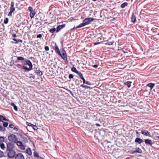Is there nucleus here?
<instances>
[{"mask_svg":"<svg viewBox=\"0 0 159 159\" xmlns=\"http://www.w3.org/2000/svg\"><path fill=\"white\" fill-rule=\"evenodd\" d=\"M94 20V19L92 18H86L83 20V23L80 24L78 26L76 27L75 28L77 29L83 27L87 25L90 24Z\"/></svg>","mask_w":159,"mask_h":159,"instance_id":"nucleus-1","label":"nucleus"},{"mask_svg":"<svg viewBox=\"0 0 159 159\" xmlns=\"http://www.w3.org/2000/svg\"><path fill=\"white\" fill-rule=\"evenodd\" d=\"M56 53L64 60L67 61V55L65 50H55Z\"/></svg>","mask_w":159,"mask_h":159,"instance_id":"nucleus-2","label":"nucleus"},{"mask_svg":"<svg viewBox=\"0 0 159 159\" xmlns=\"http://www.w3.org/2000/svg\"><path fill=\"white\" fill-rule=\"evenodd\" d=\"M18 141V138L14 134H11V142L13 143H16Z\"/></svg>","mask_w":159,"mask_h":159,"instance_id":"nucleus-3","label":"nucleus"},{"mask_svg":"<svg viewBox=\"0 0 159 159\" xmlns=\"http://www.w3.org/2000/svg\"><path fill=\"white\" fill-rule=\"evenodd\" d=\"M16 143V144L19 148L22 150L25 149V147L24 145L22 142L17 141Z\"/></svg>","mask_w":159,"mask_h":159,"instance_id":"nucleus-4","label":"nucleus"},{"mask_svg":"<svg viewBox=\"0 0 159 159\" xmlns=\"http://www.w3.org/2000/svg\"><path fill=\"white\" fill-rule=\"evenodd\" d=\"M20 138L22 140L23 142L25 143H28L29 142V140L30 141V138L27 136L26 137L24 136L21 134H20Z\"/></svg>","mask_w":159,"mask_h":159,"instance_id":"nucleus-5","label":"nucleus"},{"mask_svg":"<svg viewBox=\"0 0 159 159\" xmlns=\"http://www.w3.org/2000/svg\"><path fill=\"white\" fill-rule=\"evenodd\" d=\"M34 70V72L37 75L41 76L42 75L43 73L42 72L39 70V68H38L37 67L36 68L32 69Z\"/></svg>","mask_w":159,"mask_h":159,"instance_id":"nucleus-6","label":"nucleus"},{"mask_svg":"<svg viewBox=\"0 0 159 159\" xmlns=\"http://www.w3.org/2000/svg\"><path fill=\"white\" fill-rule=\"evenodd\" d=\"M22 64L24 65H28L29 67L32 68L33 65L31 61L28 60H26L22 62Z\"/></svg>","mask_w":159,"mask_h":159,"instance_id":"nucleus-7","label":"nucleus"},{"mask_svg":"<svg viewBox=\"0 0 159 159\" xmlns=\"http://www.w3.org/2000/svg\"><path fill=\"white\" fill-rule=\"evenodd\" d=\"M141 133L145 136H148L149 137H151V135L149 134L148 131L147 130H142Z\"/></svg>","mask_w":159,"mask_h":159,"instance_id":"nucleus-8","label":"nucleus"},{"mask_svg":"<svg viewBox=\"0 0 159 159\" xmlns=\"http://www.w3.org/2000/svg\"><path fill=\"white\" fill-rule=\"evenodd\" d=\"M66 25L65 24H63L62 25H59L57 26V30L56 31V32L57 33L58 32L60 31L61 30L64 28L65 27Z\"/></svg>","mask_w":159,"mask_h":159,"instance_id":"nucleus-9","label":"nucleus"},{"mask_svg":"<svg viewBox=\"0 0 159 159\" xmlns=\"http://www.w3.org/2000/svg\"><path fill=\"white\" fill-rule=\"evenodd\" d=\"M51 45L52 48L54 50H59L58 47L56 43L54 42H52L51 43Z\"/></svg>","mask_w":159,"mask_h":159,"instance_id":"nucleus-10","label":"nucleus"},{"mask_svg":"<svg viewBox=\"0 0 159 159\" xmlns=\"http://www.w3.org/2000/svg\"><path fill=\"white\" fill-rule=\"evenodd\" d=\"M15 159H25L24 157L21 153L17 154L15 157Z\"/></svg>","mask_w":159,"mask_h":159,"instance_id":"nucleus-11","label":"nucleus"},{"mask_svg":"<svg viewBox=\"0 0 159 159\" xmlns=\"http://www.w3.org/2000/svg\"><path fill=\"white\" fill-rule=\"evenodd\" d=\"M144 142L147 145H149L150 146L152 147V143L151 140L149 139H145L144 140Z\"/></svg>","mask_w":159,"mask_h":159,"instance_id":"nucleus-12","label":"nucleus"},{"mask_svg":"<svg viewBox=\"0 0 159 159\" xmlns=\"http://www.w3.org/2000/svg\"><path fill=\"white\" fill-rule=\"evenodd\" d=\"M13 41H11L12 43H22L23 41L19 39L16 38H13L12 39Z\"/></svg>","mask_w":159,"mask_h":159,"instance_id":"nucleus-13","label":"nucleus"},{"mask_svg":"<svg viewBox=\"0 0 159 159\" xmlns=\"http://www.w3.org/2000/svg\"><path fill=\"white\" fill-rule=\"evenodd\" d=\"M134 141L139 144H140L143 142V140L142 139L139 137H137L135 139Z\"/></svg>","mask_w":159,"mask_h":159,"instance_id":"nucleus-14","label":"nucleus"},{"mask_svg":"<svg viewBox=\"0 0 159 159\" xmlns=\"http://www.w3.org/2000/svg\"><path fill=\"white\" fill-rule=\"evenodd\" d=\"M14 2H11V15L15 10V7H14Z\"/></svg>","mask_w":159,"mask_h":159,"instance_id":"nucleus-15","label":"nucleus"},{"mask_svg":"<svg viewBox=\"0 0 159 159\" xmlns=\"http://www.w3.org/2000/svg\"><path fill=\"white\" fill-rule=\"evenodd\" d=\"M128 51H125V50H121L125 54V56L126 57H129L131 56V53L130 50H128Z\"/></svg>","mask_w":159,"mask_h":159,"instance_id":"nucleus-16","label":"nucleus"},{"mask_svg":"<svg viewBox=\"0 0 159 159\" xmlns=\"http://www.w3.org/2000/svg\"><path fill=\"white\" fill-rule=\"evenodd\" d=\"M131 21L133 22V23H135L136 21V16L134 15V13H132V16L131 18Z\"/></svg>","mask_w":159,"mask_h":159,"instance_id":"nucleus-17","label":"nucleus"},{"mask_svg":"<svg viewBox=\"0 0 159 159\" xmlns=\"http://www.w3.org/2000/svg\"><path fill=\"white\" fill-rule=\"evenodd\" d=\"M22 69H24L25 70V71H29L30 70H31L32 69V67H29V68L27 67L23 66V67L22 68Z\"/></svg>","mask_w":159,"mask_h":159,"instance_id":"nucleus-18","label":"nucleus"},{"mask_svg":"<svg viewBox=\"0 0 159 159\" xmlns=\"http://www.w3.org/2000/svg\"><path fill=\"white\" fill-rule=\"evenodd\" d=\"M7 150L9 151L8 153L7 156L10 158V143H8L7 145Z\"/></svg>","mask_w":159,"mask_h":159,"instance_id":"nucleus-19","label":"nucleus"},{"mask_svg":"<svg viewBox=\"0 0 159 159\" xmlns=\"http://www.w3.org/2000/svg\"><path fill=\"white\" fill-rule=\"evenodd\" d=\"M11 106H12L15 111H17L18 110L17 107L15 105L14 103L13 102H11Z\"/></svg>","mask_w":159,"mask_h":159,"instance_id":"nucleus-20","label":"nucleus"},{"mask_svg":"<svg viewBox=\"0 0 159 159\" xmlns=\"http://www.w3.org/2000/svg\"><path fill=\"white\" fill-rule=\"evenodd\" d=\"M16 155V152L14 150L11 149V158L14 157Z\"/></svg>","mask_w":159,"mask_h":159,"instance_id":"nucleus-21","label":"nucleus"},{"mask_svg":"<svg viewBox=\"0 0 159 159\" xmlns=\"http://www.w3.org/2000/svg\"><path fill=\"white\" fill-rule=\"evenodd\" d=\"M108 44L109 45H111L114 43L113 41L111 38H109L107 40Z\"/></svg>","mask_w":159,"mask_h":159,"instance_id":"nucleus-22","label":"nucleus"},{"mask_svg":"<svg viewBox=\"0 0 159 159\" xmlns=\"http://www.w3.org/2000/svg\"><path fill=\"white\" fill-rule=\"evenodd\" d=\"M154 85L155 84L154 83H149L147 85V86L150 87V90H152V89L153 88Z\"/></svg>","mask_w":159,"mask_h":159,"instance_id":"nucleus-23","label":"nucleus"},{"mask_svg":"<svg viewBox=\"0 0 159 159\" xmlns=\"http://www.w3.org/2000/svg\"><path fill=\"white\" fill-rule=\"evenodd\" d=\"M26 152L29 155H31L32 154V151L30 148H28L26 150Z\"/></svg>","mask_w":159,"mask_h":159,"instance_id":"nucleus-24","label":"nucleus"},{"mask_svg":"<svg viewBox=\"0 0 159 159\" xmlns=\"http://www.w3.org/2000/svg\"><path fill=\"white\" fill-rule=\"evenodd\" d=\"M131 82L130 81H127L125 82L124 84L125 85H127L128 88H130L131 86Z\"/></svg>","mask_w":159,"mask_h":159,"instance_id":"nucleus-25","label":"nucleus"},{"mask_svg":"<svg viewBox=\"0 0 159 159\" xmlns=\"http://www.w3.org/2000/svg\"><path fill=\"white\" fill-rule=\"evenodd\" d=\"M17 58V59L18 60H20V61H24L25 59V58L22 57H12V59H13L14 58Z\"/></svg>","mask_w":159,"mask_h":159,"instance_id":"nucleus-26","label":"nucleus"},{"mask_svg":"<svg viewBox=\"0 0 159 159\" xmlns=\"http://www.w3.org/2000/svg\"><path fill=\"white\" fill-rule=\"evenodd\" d=\"M136 153H141L142 151L139 148H136L135 150Z\"/></svg>","mask_w":159,"mask_h":159,"instance_id":"nucleus-27","label":"nucleus"},{"mask_svg":"<svg viewBox=\"0 0 159 159\" xmlns=\"http://www.w3.org/2000/svg\"><path fill=\"white\" fill-rule=\"evenodd\" d=\"M19 128L17 126H16L14 128L13 130H11V132L14 134H16V132H14L13 130H14L16 132L18 130Z\"/></svg>","mask_w":159,"mask_h":159,"instance_id":"nucleus-28","label":"nucleus"},{"mask_svg":"<svg viewBox=\"0 0 159 159\" xmlns=\"http://www.w3.org/2000/svg\"><path fill=\"white\" fill-rule=\"evenodd\" d=\"M82 80L83 81V83L84 84H85L89 85H92V84L90 82L86 81L84 78V80Z\"/></svg>","mask_w":159,"mask_h":159,"instance_id":"nucleus-29","label":"nucleus"},{"mask_svg":"<svg viewBox=\"0 0 159 159\" xmlns=\"http://www.w3.org/2000/svg\"><path fill=\"white\" fill-rule=\"evenodd\" d=\"M7 120L6 118L2 115H0V121L3 122L4 121H7Z\"/></svg>","mask_w":159,"mask_h":159,"instance_id":"nucleus-30","label":"nucleus"},{"mask_svg":"<svg viewBox=\"0 0 159 159\" xmlns=\"http://www.w3.org/2000/svg\"><path fill=\"white\" fill-rule=\"evenodd\" d=\"M35 12L34 11L30 12V16L31 18H32L34 17L35 14Z\"/></svg>","mask_w":159,"mask_h":159,"instance_id":"nucleus-31","label":"nucleus"},{"mask_svg":"<svg viewBox=\"0 0 159 159\" xmlns=\"http://www.w3.org/2000/svg\"><path fill=\"white\" fill-rule=\"evenodd\" d=\"M79 75L80 78L82 80H84V77L83 76V74L81 72L78 71L77 73Z\"/></svg>","mask_w":159,"mask_h":159,"instance_id":"nucleus-32","label":"nucleus"},{"mask_svg":"<svg viewBox=\"0 0 159 159\" xmlns=\"http://www.w3.org/2000/svg\"><path fill=\"white\" fill-rule=\"evenodd\" d=\"M71 70L73 72H75L76 73H77L79 71L77 70L76 68L74 66H73L71 68Z\"/></svg>","mask_w":159,"mask_h":159,"instance_id":"nucleus-33","label":"nucleus"},{"mask_svg":"<svg viewBox=\"0 0 159 159\" xmlns=\"http://www.w3.org/2000/svg\"><path fill=\"white\" fill-rule=\"evenodd\" d=\"M128 5V3L126 2H125L123 3L122 4H121L120 5V7L122 8H125V6H127Z\"/></svg>","mask_w":159,"mask_h":159,"instance_id":"nucleus-34","label":"nucleus"},{"mask_svg":"<svg viewBox=\"0 0 159 159\" xmlns=\"http://www.w3.org/2000/svg\"><path fill=\"white\" fill-rule=\"evenodd\" d=\"M80 86L82 87L83 88H85V89H88L89 88H90V87L84 84L81 85Z\"/></svg>","mask_w":159,"mask_h":159,"instance_id":"nucleus-35","label":"nucleus"},{"mask_svg":"<svg viewBox=\"0 0 159 159\" xmlns=\"http://www.w3.org/2000/svg\"><path fill=\"white\" fill-rule=\"evenodd\" d=\"M34 155L35 157L39 158V157L38 153L35 151H34Z\"/></svg>","mask_w":159,"mask_h":159,"instance_id":"nucleus-36","label":"nucleus"},{"mask_svg":"<svg viewBox=\"0 0 159 159\" xmlns=\"http://www.w3.org/2000/svg\"><path fill=\"white\" fill-rule=\"evenodd\" d=\"M56 31V28H53L50 29L49 31L50 33H53L55 31Z\"/></svg>","mask_w":159,"mask_h":159,"instance_id":"nucleus-37","label":"nucleus"},{"mask_svg":"<svg viewBox=\"0 0 159 159\" xmlns=\"http://www.w3.org/2000/svg\"><path fill=\"white\" fill-rule=\"evenodd\" d=\"M4 139L3 137L1 136L0 137V144L2 143L4 141Z\"/></svg>","mask_w":159,"mask_h":159,"instance_id":"nucleus-38","label":"nucleus"},{"mask_svg":"<svg viewBox=\"0 0 159 159\" xmlns=\"http://www.w3.org/2000/svg\"><path fill=\"white\" fill-rule=\"evenodd\" d=\"M75 84L76 85L78 86L80 84L79 80L78 79H76L75 80Z\"/></svg>","mask_w":159,"mask_h":159,"instance_id":"nucleus-39","label":"nucleus"},{"mask_svg":"<svg viewBox=\"0 0 159 159\" xmlns=\"http://www.w3.org/2000/svg\"><path fill=\"white\" fill-rule=\"evenodd\" d=\"M0 147L1 149H4L5 148V145L4 143H2L1 144H0Z\"/></svg>","mask_w":159,"mask_h":159,"instance_id":"nucleus-40","label":"nucleus"},{"mask_svg":"<svg viewBox=\"0 0 159 159\" xmlns=\"http://www.w3.org/2000/svg\"><path fill=\"white\" fill-rule=\"evenodd\" d=\"M32 127L33 129L34 130H37L38 129L36 125H33V126H32Z\"/></svg>","mask_w":159,"mask_h":159,"instance_id":"nucleus-41","label":"nucleus"},{"mask_svg":"<svg viewBox=\"0 0 159 159\" xmlns=\"http://www.w3.org/2000/svg\"><path fill=\"white\" fill-rule=\"evenodd\" d=\"M9 19L8 18H6L4 20V23L5 24H7L8 22Z\"/></svg>","mask_w":159,"mask_h":159,"instance_id":"nucleus-42","label":"nucleus"},{"mask_svg":"<svg viewBox=\"0 0 159 159\" xmlns=\"http://www.w3.org/2000/svg\"><path fill=\"white\" fill-rule=\"evenodd\" d=\"M74 77V75L72 74H70L69 75V78L70 79L73 78Z\"/></svg>","mask_w":159,"mask_h":159,"instance_id":"nucleus-43","label":"nucleus"},{"mask_svg":"<svg viewBox=\"0 0 159 159\" xmlns=\"http://www.w3.org/2000/svg\"><path fill=\"white\" fill-rule=\"evenodd\" d=\"M136 136L137 137H140V134L138 132V131L137 130H136L135 131Z\"/></svg>","mask_w":159,"mask_h":159,"instance_id":"nucleus-44","label":"nucleus"},{"mask_svg":"<svg viewBox=\"0 0 159 159\" xmlns=\"http://www.w3.org/2000/svg\"><path fill=\"white\" fill-rule=\"evenodd\" d=\"M4 153L3 152L0 150V157H2L3 156Z\"/></svg>","mask_w":159,"mask_h":159,"instance_id":"nucleus-45","label":"nucleus"},{"mask_svg":"<svg viewBox=\"0 0 159 159\" xmlns=\"http://www.w3.org/2000/svg\"><path fill=\"white\" fill-rule=\"evenodd\" d=\"M28 10L30 12L32 11H33V8L32 7H28Z\"/></svg>","mask_w":159,"mask_h":159,"instance_id":"nucleus-46","label":"nucleus"},{"mask_svg":"<svg viewBox=\"0 0 159 159\" xmlns=\"http://www.w3.org/2000/svg\"><path fill=\"white\" fill-rule=\"evenodd\" d=\"M8 125L7 122H4L3 124V126L5 127H7Z\"/></svg>","mask_w":159,"mask_h":159,"instance_id":"nucleus-47","label":"nucleus"},{"mask_svg":"<svg viewBox=\"0 0 159 159\" xmlns=\"http://www.w3.org/2000/svg\"><path fill=\"white\" fill-rule=\"evenodd\" d=\"M27 125L29 126L32 127L33 125V124H32L31 123L29 122H27Z\"/></svg>","mask_w":159,"mask_h":159,"instance_id":"nucleus-48","label":"nucleus"},{"mask_svg":"<svg viewBox=\"0 0 159 159\" xmlns=\"http://www.w3.org/2000/svg\"><path fill=\"white\" fill-rule=\"evenodd\" d=\"M129 152H130V153L132 154L136 153L135 150L134 151L131 150V151H129Z\"/></svg>","mask_w":159,"mask_h":159,"instance_id":"nucleus-49","label":"nucleus"},{"mask_svg":"<svg viewBox=\"0 0 159 159\" xmlns=\"http://www.w3.org/2000/svg\"><path fill=\"white\" fill-rule=\"evenodd\" d=\"M42 34H39L37 36L36 38H41L42 37Z\"/></svg>","mask_w":159,"mask_h":159,"instance_id":"nucleus-50","label":"nucleus"},{"mask_svg":"<svg viewBox=\"0 0 159 159\" xmlns=\"http://www.w3.org/2000/svg\"><path fill=\"white\" fill-rule=\"evenodd\" d=\"M146 52L145 51H144L143 52V53L145 55H148V53L149 52V50H146Z\"/></svg>","mask_w":159,"mask_h":159,"instance_id":"nucleus-51","label":"nucleus"},{"mask_svg":"<svg viewBox=\"0 0 159 159\" xmlns=\"http://www.w3.org/2000/svg\"><path fill=\"white\" fill-rule=\"evenodd\" d=\"M15 127V126L14 125L11 124V128L13 129Z\"/></svg>","mask_w":159,"mask_h":159,"instance_id":"nucleus-52","label":"nucleus"},{"mask_svg":"<svg viewBox=\"0 0 159 159\" xmlns=\"http://www.w3.org/2000/svg\"><path fill=\"white\" fill-rule=\"evenodd\" d=\"M98 65L97 64H95V65L92 66H93V67L96 68H97V67H98Z\"/></svg>","mask_w":159,"mask_h":159,"instance_id":"nucleus-53","label":"nucleus"},{"mask_svg":"<svg viewBox=\"0 0 159 159\" xmlns=\"http://www.w3.org/2000/svg\"><path fill=\"white\" fill-rule=\"evenodd\" d=\"M12 37H13V38H16V37H17V36L16 35V34H13L12 35Z\"/></svg>","mask_w":159,"mask_h":159,"instance_id":"nucleus-54","label":"nucleus"},{"mask_svg":"<svg viewBox=\"0 0 159 159\" xmlns=\"http://www.w3.org/2000/svg\"><path fill=\"white\" fill-rule=\"evenodd\" d=\"M45 50H49V47L48 46H46L45 47Z\"/></svg>","mask_w":159,"mask_h":159,"instance_id":"nucleus-55","label":"nucleus"},{"mask_svg":"<svg viewBox=\"0 0 159 159\" xmlns=\"http://www.w3.org/2000/svg\"><path fill=\"white\" fill-rule=\"evenodd\" d=\"M69 91L70 92V93L72 96H73V94L72 92L70 90H69Z\"/></svg>","mask_w":159,"mask_h":159,"instance_id":"nucleus-56","label":"nucleus"},{"mask_svg":"<svg viewBox=\"0 0 159 159\" xmlns=\"http://www.w3.org/2000/svg\"><path fill=\"white\" fill-rule=\"evenodd\" d=\"M14 61H13L12 60L11 62H10V63H11V65H12V64H13L14 63Z\"/></svg>","mask_w":159,"mask_h":159,"instance_id":"nucleus-57","label":"nucleus"},{"mask_svg":"<svg viewBox=\"0 0 159 159\" xmlns=\"http://www.w3.org/2000/svg\"><path fill=\"white\" fill-rule=\"evenodd\" d=\"M95 125L97 126H101V125L99 124H98V123L96 124H95Z\"/></svg>","mask_w":159,"mask_h":159,"instance_id":"nucleus-58","label":"nucleus"},{"mask_svg":"<svg viewBox=\"0 0 159 159\" xmlns=\"http://www.w3.org/2000/svg\"><path fill=\"white\" fill-rule=\"evenodd\" d=\"M99 43H100V42L95 43H94V44L96 45H97V44H98Z\"/></svg>","mask_w":159,"mask_h":159,"instance_id":"nucleus-59","label":"nucleus"},{"mask_svg":"<svg viewBox=\"0 0 159 159\" xmlns=\"http://www.w3.org/2000/svg\"><path fill=\"white\" fill-rule=\"evenodd\" d=\"M8 139L10 141V135H8Z\"/></svg>","mask_w":159,"mask_h":159,"instance_id":"nucleus-60","label":"nucleus"},{"mask_svg":"<svg viewBox=\"0 0 159 159\" xmlns=\"http://www.w3.org/2000/svg\"><path fill=\"white\" fill-rule=\"evenodd\" d=\"M37 24H39L40 25H42V23L41 22H40L39 21L37 23Z\"/></svg>","mask_w":159,"mask_h":159,"instance_id":"nucleus-61","label":"nucleus"},{"mask_svg":"<svg viewBox=\"0 0 159 159\" xmlns=\"http://www.w3.org/2000/svg\"><path fill=\"white\" fill-rule=\"evenodd\" d=\"M75 27H74L73 29H72L71 30H73V29H76L75 28Z\"/></svg>","mask_w":159,"mask_h":159,"instance_id":"nucleus-62","label":"nucleus"},{"mask_svg":"<svg viewBox=\"0 0 159 159\" xmlns=\"http://www.w3.org/2000/svg\"><path fill=\"white\" fill-rule=\"evenodd\" d=\"M125 159H130V158L129 157H126Z\"/></svg>","mask_w":159,"mask_h":159,"instance_id":"nucleus-63","label":"nucleus"},{"mask_svg":"<svg viewBox=\"0 0 159 159\" xmlns=\"http://www.w3.org/2000/svg\"><path fill=\"white\" fill-rule=\"evenodd\" d=\"M156 137L158 139H159V136H157Z\"/></svg>","mask_w":159,"mask_h":159,"instance_id":"nucleus-64","label":"nucleus"}]
</instances>
